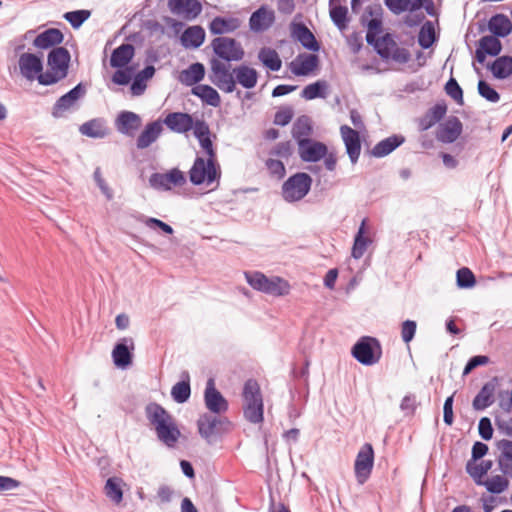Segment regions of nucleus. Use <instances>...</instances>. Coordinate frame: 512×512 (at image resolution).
<instances>
[{"instance_id": "6ab92c4d", "label": "nucleus", "mask_w": 512, "mask_h": 512, "mask_svg": "<svg viewBox=\"0 0 512 512\" xmlns=\"http://www.w3.org/2000/svg\"><path fill=\"white\" fill-rule=\"evenodd\" d=\"M340 134L345 144L346 152L353 164H355L361 153V140L359 132L348 125L340 127Z\"/></svg>"}, {"instance_id": "8fccbe9b", "label": "nucleus", "mask_w": 512, "mask_h": 512, "mask_svg": "<svg viewBox=\"0 0 512 512\" xmlns=\"http://www.w3.org/2000/svg\"><path fill=\"white\" fill-rule=\"evenodd\" d=\"M481 486H484L488 492L492 494H501L506 491L509 487L508 476L502 475H493L482 483Z\"/></svg>"}, {"instance_id": "4c0bfd02", "label": "nucleus", "mask_w": 512, "mask_h": 512, "mask_svg": "<svg viewBox=\"0 0 512 512\" xmlns=\"http://www.w3.org/2000/svg\"><path fill=\"white\" fill-rule=\"evenodd\" d=\"M404 142V137L393 135L388 138L383 139L379 143H377L371 154L375 157H384L394 151L397 147H399Z\"/></svg>"}, {"instance_id": "774afa93", "label": "nucleus", "mask_w": 512, "mask_h": 512, "mask_svg": "<svg viewBox=\"0 0 512 512\" xmlns=\"http://www.w3.org/2000/svg\"><path fill=\"white\" fill-rule=\"evenodd\" d=\"M478 430L484 440H490L493 436V427L490 419L487 417L481 418L478 424Z\"/></svg>"}, {"instance_id": "9b49d317", "label": "nucleus", "mask_w": 512, "mask_h": 512, "mask_svg": "<svg viewBox=\"0 0 512 512\" xmlns=\"http://www.w3.org/2000/svg\"><path fill=\"white\" fill-rule=\"evenodd\" d=\"M374 46L377 53L385 60L392 59L399 63H406L410 59V53L405 48H400L390 34L376 38Z\"/></svg>"}, {"instance_id": "4468645a", "label": "nucleus", "mask_w": 512, "mask_h": 512, "mask_svg": "<svg viewBox=\"0 0 512 512\" xmlns=\"http://www.w3.org/2000/svg\"><path fill=\"white\" fill-rule=\"evenodd\" d=\"M374 465V450L371 444H364L355 460L354 472L357 482L363 485L370 477Z\"/></svg>"}, {"instance_id": "a878e982", "label": "nucleus", "mask_w": 512, "mask_h": 512, "mask_svg": "<svg viewBox=\"0 0 512 512\" xmlns=\"http://www.w3.org/2000/svg\"><path fill=\"white\" fill-rule=\"evenodd\" d=\"M499 452L497 463L501 472L512 478V440L502 439L496 443Z\"/></svg>"}, {"instance_id": "680f3d73", "label": "nucleus", "mask_w": 512, "mask_h": 512, "mask_svg": "<svg viewBox=\"0 0 512 512\" xmlns=\"http://www.w3.org/2000/svg\"><path fill=\"white\" fill-rule=\"evenodd\" d=\"M446 93L457 103H463V91L454 78H450L445 85Z\"/></svg>"}, {"instance_id": "393cba45", "label": "nucleus", "mask_w": 512, "mask_h": 512, "mask_svg": "<svg viewBox=\"0 0 512 512\" xmlns=\"http://www.w3.org/2000/svg\"><path fill=\"white\" fill-rule=\"evenodd\" d=\"M462 133V123L457 117H452L442 123L436 133V138L442 143H453Z\"/></svg>"}, {"instance_id": "1a4fd4ad", "label": "nucleus", "mask_w": 512, "mask_h": 512, "mask_svg": "<svg viewBox=\"0 0 512 512\" xmlns=\"http://www.w3.org/2000/svg\"><path fill=\"white\" fill-rule=\"evenodd\" d=\"M312 184V178L307 173H296L289 177L282 186V196L287 202H295L304 198Z\"/></svg>"}, {"instance_id": "69168bd1", "label": "nucleus", "mask_w": 512, "mask_h": 512, "mask_svg": "<svg viewBox=\"0 0 512 512\" xmlns=\"http://www.w3.org/2000/svg\"><path fill=\"white\" fill-rule=\"evenodd\" d=\"M417 324L413 320H406L401 325V337L405 343H410L415 336Z\"/></svg>"}, {"instance_id": "3c124183", "label": "nucleus", "mask_w": 512, "mask_h": 512, "mask_svg": "<svg viewBox=\"0 0 512 512\" xmlns=\"http://www.w3.org/2000/svg\"><path fill=\"white\" fill-rule=\"evenodd\" d=\"M122 479L111 477L106 481L104 490L106 496L113 502L119 504L123 499Z\"/></svg>"}, {"instance_id": "5fc2aeb1", "label": "nucleus", "mask_w": 512, "mask_h": 512, "mask_svg": "<svg viewBox=\"0 0 512 512\" xmlns=\"http://www.w3.org/2000/svg\"><path fill=\"white\" fill-rule=\"evenodd\" d=\"M435 41V30L431 22L425 23L418 35V43L419 45L424 48L428 49L430 48Z\"/></svg>"}, {"instance_id": "c756f323", "label": "nucleus", "mask_w": 512, "mask_h": 512, "mask_svg": "<svg viewBox=\"0 0 512 512\" xmlns=\"http://www.w3.org/2000/svg\"><path fill=\"white\" fill-rule=\"evenodd\" d=\"M241 26V21L236 17H215L209 24V30L214 35L231 33Z\"/></svg>"}, {"instance_id": "aec40b11", "label": "nucleus", "mask_w": 512, "mask_h": 512, "mask_svg": "<svg viewBox=\"0 0 512 512\" xmlns=\"http://www.w3.org/2000/svg\"><path fill=\"white\" fill-rule=\"evenodd\" d=\"M151 185L155 188L169 190L174 186H182L186 179L184 173L179 169H172L167 173H155L150 178Z\"/></svg>"}, {"instance_id": "09e8293b", "label": "nucleus", "mask_w": 512, "mask_h": 512, "mask_svg": "<svg viewBox=\"0 0 512 512\" xmlns=\"http://www.w3.org/2000/svg\"><path fill=\"white\" fill-rule=\"evenodd\" d=\"M192 93L211 106L220 105L221 99L218 92L209 85H198L192 89Z\"/></svg>"}, {"instance_id": "c85d7f7f", "label": "nucleus", "mask_w": 512, "mask_h": 512, "mask_svg": "<svg viewBox=\"0 0 512 512\" xmlns=\"http://www.w3.org/2000/svg\"><path fill=\"white\" fill-rule=\"evenodd\" d=\"M502 48L501 42L496 36H484L480 39L479 48L476 50L478 62L483 63L486 55L496 56Z\"/></svg>"}, {"instance_id": "0e129e2a", "label": "nucleus", "mask_w": 512, "mask_h": 512, "mask_svg": "<svg viewBox=\"0 0 512 512\" xmlns=\"http://www.w3.org/2000/svg\"><path fill=\"white\" fill-rule=\"evenodd\" d=\"M292 154V145L289 141L278 143L270 152L271 157L288 159Z\"/></svg>"}, {"instance_id": "603ef678", "label": "nucleus", "mask_w": 512, "mask_h": 512, "mask_svg": "<svg viewBox=\"0 0 512 512\" xmlns=\"http://www.w3.org/2000/svg\"><path fill=\"white\" fill-rule=\"evenodd\" d=\"M491 70L496 78H507L512 74V58L504 56L496 59L492 64Z\"/></svg>"}, {"instance_id": "a19ab883", "label": "nucleus", "mask_w": 512, "mask_h": 512, "mask_svg": "<svg viewBox=\"0 0 512 512\" xmlns=\"http://www.w3.org/2000/svg\"><path fill=\"white\" fill-rule=\"evenodd\" d=\"M82 135L91 138H103L108 134V128L101 119H92L85 122L79 128Z\"/></svg>"}, {"instance_id": "7c9ffc66", "label": "nucleus", "mask_w": 512, "mask_h": 512, "mask_svg": "<svg viewBox=\"0 0 512 512\" xmlns=\"http://www.w3.org/2000/svg\"><path fill=\"white\" fill-rule=\"evenodd\" d=\"M84 94L81 84L75 86L65 95L61 96L54 105L53 114L57 117L62 116L63 112L73 107L77 100Z\"/></svg>"}, {"instance_id": "cd10ccee", "label": "nucleus", "mask_w": 512, "mask_h": 512, "mask_svg": "<svg viewBox=\"0 0 512 512\" xmlns=\"http://www.w3.org/2000/svg\"><path fill=\"white\" fill-rule=\"evenodd\" d=\"M63 40L64 35L59 29L49 28L37 35L33 45L38 49H49L61 44Z\"/></svg>"}, {"instance_id": "37998d69", "label": "nucleus", "mask_w": 512, "mask_h": 512, "mask_svg": "<svg viewBox=\"0 0 512 512\" xmlns=\"http://www.w3.org/2000/svg\"><path fill=\"white\" fill-rule=\"evenodd\" d=\"M330 17L334 24L341 30L348 25V9L339 3V0H330Z\"/></svg>"}, {"instance_id": "e2e57ef3", "label": "nucleus", "mask_w": 512, "mask_h": 512, "mask_svg": "<svg viewBox=\"0 0 512 512\" xmlns=\"http://www.w3.org/2000/svg\"><path fill=\"white\" fill-rule=\"evenodd\" d=\"M194 136L198 139L199 143L204 139L211 136L209 125L204 121L197 119L195 120L194 126L192 127Z\"/></svg>"}, {"instance_id": "c03bdc74", "label": "nucleus", "mask_w": 512, "mask_h": 512, "mask_svg": "<svg viewBox=\"0 0 512 512\" xmlns=\"http://www.w3.org/2000/svg\"><path fill=\"white\" fill-rule=\"evenodd\" d=\"M495 385L491 382L486 383L473 400L475 410H484L494 401Z\"/></svg>"}, {"instance_id": "2eb2a0df", "label": "nucleus", "mask_w": 512, "mask_h": 512, "mask_svg": "<svg viewBox=\"0 0 512 512\" xmlns=\"http://www.w3.org/2000/svg\"><path fill=\"white\" fill-rule=\"evenodd\" d=\"M21 75L29 81L37 79L44 74L42 59L32 53H23L18 60Z\"/></svg>"}, {"instance_id": "49530a36", "label": "nucleus", "mask_w": 512, "mask_h": 512, "mask_svg": "<svg viewBox=\"0 0 512 512\" xmlns=\"http://www.w3.org/2000/svg\"><path fill=\"white\" fill-rule=\"evenodd\" d=\"M258 58L261 63L271 71H278L282 66V61L276 50L264 47L258 53Z\"/></svg>"}, {"instance_id": "72a5a7b5", "label": "nucleus", "mask_w": 512, "mask_h": 512, "mask_svg": "<svg viewBox=\"0 0 512 512\" xmlns=\"http://www.w3.org/2000/svg\"><path fill=\"white\" fill-rule=\"evenodd\" d=\"M205 76V67L202 63H194L187 69L180 72L178 80L186 85L192 86L200 82Z\"/></svg>"}, {"instance_id": "e433bc0d", "label": "nucleus", "mask_w": 512, "mask_h": 512, "mask_svg": "<svg viewBox=\"0 0 512 512\" xmlns=\"http://www.w3.org/2000/svg\"><path fill=\"white\" fill-rule=\"evenodd\" d=\"M204 40L205 31L201 26H191L181 36V42L186 48H198L203 44Z\"/></svg>"}, {"instance_id": "c9c22d12", "label": "nucleus", "mask_w": 512, "mask_h": 512, "mask_svg": "<svg viewBox=\"0 0 512 512\" xmlns=\"http://www.w3.org/2000/svg\"><path fill=\"white\" fill-rule=\"evenodd\" d=\"M141 126L140 117L129 111L122 112L117 118V128L121 133L132 134Z\"/></svg>"}, {"instance_id": "052dcab7", "label": "nucleus", "mask_w": 512, "mask_h": 512, "mask_svg": "<svg viewBox=\"0 0 512 512\" xmlns=\"http://www.w3.org/2000/svg\"><path fill=\"white\" fill-rule=\"evenodd\" d=\"M265 165L272 176H275L278 179H282L285 176L286 169L280 159L270 157L266 160Z\"/></svg>"}, {"instance_id": "ddd939ff", "label": "nucleus", "mask_w": 512, "mask_h": 512, "mask_svg": "<svg viewBox=\"0 0 512 512\" xmlns=\"http://www.w3.org/2000/svg\"><path fill=\"white\" fill-rule=\"evenodd\" d=\"M230 425L231 423L227 418L208 413L202 414L197 421L199 434L208 442L217 434L226 430Z\"/></svg>"}, {"instance_id": "dca6fc26", "label": "nucleus", "mask_w": 512, "mask_h": 512, "mask_svg": "<svg viewBox=\"0 0 512 512\" xmlns=\"http://www.w3.org/2000/svg\"><path fill=\"white\" fill-rule=\"evenodd\" d=\"M298 152L303 161L317 162L327 154V146L312 139H298Z\"/></svg>"}, {"instance_id": "a18cd8bd", "label": "nucleus", "mask_w": 512, "mask_h": 512, "mask_svg": "<svg viewBox=\"0 0 512 512\" xmlns=\"http://www.w3.org/2000/svg\"><path fill=\"white\" fill-rule=\"evenodd\" d=\"M425 0H385L386 6L395 14L420 9Z\"/></svg>"}, {"instance_id": "58836bf2", "label": "nucleus", "mask_w": 512, "mask_h": 512, "mask_svg": "<svg viewBox=\"0 0 512 512\" xmlns=\"http://www.w3.org/2000/svg\"><path fill=\"white\" fill-rule=\"evenodd\" d=\"M491 467V460L482 461L480 463H477V461H468L466 465V471L472 477L474 482L477 485L481 486L482 483H484V477L491 469Z\"/></svg>"}, {"instance_id": "a211bd4d", "label": "nucleus", "mask_w": 512, "mask_h": 512, "mask_svg": "<svg viewBox=\"0 0 512 512\" xmlns=\"http://www.w3.org/2000/svg\"><path fill=\"white\" fill-rule=\"evenodd\" d=\"M204 401L206 408L214 414L225 413L228 410V402L215 388V382L213 379H209L207 381Z\"/></svg>"}, {"instance_id": "5701e85b", "label": "nucleus", "mask_w": 512, "mask_h": 512, "mask_svg": "<svg viewBox=\"0 0 512 512\" xmlns=\"http://www.w3.org/2000/svg\"><path fill=\"white\" fill-rule=\"evenodd\" d=\"M163 122L171 131L179 134L190 131L195 123L190 114L183 112L169 113Z\"/></svg>"}, {"instance_id": "4be33fe9", "label": "nucleus", "mask_w": 512, "mask_h": 512, "mask_svg": "<svg viewBox=\"0 0 512 512\" xmlns=\"http://www.w3.org/2000/svg\"><path fill=\"white\" fill-rule=\"evenodd\" d=\"M274 21V11L266 6H261L252 13L249 19V26L253 32L259 33L268 30Z\"/></svg>"}, {"instance_id": "412c9836", "label": "nucleus", "mask_w": 512, "mask_h": 512, "mask_svg": "<svg viewBox=\"0 0 512 512\" xmlns=\"http://www.w3.org/2000/svg\"><path fill=\"white\" fill-rule=\"evenodd\" d=\"M319 64L315 54H299L290 64L289 68L295 76H307L313 73Z\"/></svg>"}, {"instance_id": "7ed1b4c3", "label": "nucleus", "mask_w": 512, "mask_h": 512, "mask_svg": "<svg viewBox=\"0 0 512 512\" xmlns=\"http://www.w3.org/2000/svg\"><path fill=\"white\" fill-rule=\"evenodd\" d=\"M145 414L158 439L166 446L174 447L181 436L174 417L157 403H149Z\"/></svg>"}, {"instance_id": "423d86ee", "label": "nucleus", "mask_w": 512, "mask_h": 512, "mask_svg": "<svg viewBox=\"0 0 512 512\" xmlns=\"http://www.w3.org/2000/svg\"><path fill=\"white\" fill-rule=\"evenodd\" d=\"M221 167L217 159L196 157L189 170V180L193 185L218 186L221 178Z\"/></svg>"}, {"instance_id": "864d4df0", "label": "nucleus", "mask_w": 512, "mask_h": 512, "mask_svg": "<svg viewBox=\"0 0 512 512\" xmlns=\"http://www.w3.org/2000/svg\"><path fill=\"white\" fill-rule=\"evenodd\" d=\"M327 84L325 81H317L307 85L301 92V96L306 100H313L318 97H325Z\"/></svg>"}, {"instance_id": "6e6d98bb", "label": "nucleus", "mask_w": 512, "mask_h": 512, "mask_svg": "<svg viewBox=\"0 0 512 512\" xmlns=\"http://www.w3.org/2000/svg\"><path fill=\"white\" fill-rule=\"evenodd\" d=\"M191 394L189 380L176 383L171 389L173 399L178 403L186 402Z\"/></svg>"}, {"instance_id": "9d476101", "label": "nucleus", "mask_w": 512, "mask_h": 512, "mask_svg": "<svg viewBox=\"0 0 512 512\" xmlns=\"http://www.w3.org/2000/svg\"><path fill=\"white\" fill-rule=\"evenodd\" d=\"M211 47L219 60L227 62L240 61L245 52L240 42L229 37H216L211 41Z\"/></svg>"}, {"instance_id": "473e14b6", "label": "nucleus", "mask_w": 512, "mask_h": 512, "mask_svg": "<svg viewBox=\"0 0 512 512\" xmlns=\"http://www.w3.org/2000/svg\"><path fill=\"white\" fill-rule=\"evenodd\" d=\"M234 79L246 89H252L256 86L258 73L254 68L246 65H240L234 68Z\"/></svg>"}, {"instance_id": "338daca9", "label": "nucleus", "mask_w": 512, "mask_h": 512, "mask_svg": "<svg viewBox=\"0 0 512 512\" xmlns=\"http://www.w3.org/2000/svg\"><path fill=\"white\" fill-rule=\"evenodd\" d=\"M143 223L148 228H151V229L159 228L166 234H172L174 232L173 228L170 225H168L167 223H165L157 218H152V217L145 218L143 220Z\"/></svg>"}, {"instance_id": "f8f14e48", "label": "nucleus", "mask_w": 512, "mask_h": 512, "mask_svg": "<svg viewBox=\"0 0 512 512\" xmlns=\"http://www.w3.org/2000/svg\"><path fill=\"white\" fill-rule=\"evenodd\" d=\"M211 81L223 92L232 93L236 89L234 69L219 59L211 60Z\"/></svg>"}, {"instance_id": "de8ad7c7", "label": "nucleus", "mask_w": 512, "mask_h": 512, "mask_svg": "<svg viewBox=\"0 0 512 512\" xmlns=\"http://www.w3.org/2000/svg\"><path fill=\"white\" fill-rule=\"evenodd\" d=\"M381 8H377L374 11L371 9L369 11L370 15H375L372 19H370L367 23V34L366 41L368 44L374 43L377 36L382 32V19H381Z\"/></svg>"}, {"instance_id": "f257e3e1", "label": "nucleus", "mask_w": 512, "mask_h": 512, "mask_svg": "<svg viewBox=\"0 0 512 512\" xmlns=\"http://www.w3.org/2000/svg\"><path fill=\"white\" fill-rule=\"evenodd\" d=\"M145 414L158 439L166 446L174 447L181 436L174 417L157 403H149Z\"/></svg>"}, {"instance_id": "f03ea898", "label": "nucleus", "mask_w": 512, "mask_h": 512, "mask_svg": "<svg viewBox=\"0 0 512 512\" xmlns=\"http://www.w3.org/2000/svg\"><path fill=\"white\" fill-rule=\"evenodd\" d=\"M145 414L158 439L166 446L174 447L181 436L174 417L157 403H149Z\"/></svg>"}, {"instance_id": "bb28decb", "label": "nucleus", "mask_w": 512, "mask_h": 512, "mask_svg": "<svg viewBox=\"0 0 512 512\" xmlns=\"http://www.w3.org/2000/svg\"><path fill=\"white\" fill-rule=\"evenodd\" d=\"M291 36L298 40L305 48L314 52L319 50V44L315 36L303 23L291 24Z\"/></svg>"}, {"instance_id": "4d7b16f0", "label": "nucleus", "mask_w": 512, "mask_h": 512, "mask_svg": "<svg viewBox=\"0 0 512 512\" xmlns=\"http://www.w3.org/2000/svg\"><path fill=\"white\" fill-rule=\"evenodd\" d=\"M91 15L89 10H76L66 12L64 19L67 20L73 28H79Z\"/></svg>"}, {"instance_id": "79ce46f5", "label": "nucleus", "mask_w": 512, "mask_h": 512, "mask_svg": "<svg viewBox=\"0 0 512 512\" xmlns=\"http://www.w3.org/2000/svg\"><path fill=\"white\" fill-rule=\"evenodd\" d=\"M489 30L498 37L507 36L512 30V23L504 14H497L488 22Z\"/></svg>"}, {"instance_id": "13d9d810", "label": "nucleus", "mask_w": 512, "mask_h": 512, "mask_svg": "<svg viewBox=\"0 0 512 512\" xmlns=\"http://www.w3.org/2000/svg\"><path fill=\"white\" fill-rule=\"evenodd\" d=\"M475 283V276L469 268L463 267L457 271V285L459 287L471 288Z\"/></svg>"}, {"instance_id": "f3484780", "label": "nucleus", "mask_w": 512, "mask_h": 512, "mask_svg": "<svg viewBox=\"0 0 512 512\" xmlns=\"http://www.w3.org/2000/svg\"><path fill=\"white\" fill-rule=\"evenodd\" d=\"M168 8L185 20L195 19L202 11V5L197 0H168Z\"/></svg>"}, {"instance_id": "6e6552de", "label": "nucleus", "mask_w": 512, "mask_h": 512, "mask_svg": "<svg viewBox=\"0 0 512 512\" xmlns=\"http://www.w3.org/2000/svg\"><path fill=\"white\" fill-rule=\"evenodd\" d=\"M352 355L363 365L376 364L382 356L380 342L376 338L364 336L353 346Z\"/></svg>"}, {"instance_id": "20e7f679", "label": "nucleus", "mask_w": 512, "mask_h": 512, "mask_svg": "<svg viewBox=\"0 0 512 512\" xmlns=\"http://www.w3.org/2000/svg\"><path fill=\"white\" fill-rule=\"evenodd\" d=\"M242 409L244 417L253 424L262 423L264 420V402L261 388L257 380L248 379L242 390Z\"/></svg>"}, {"instance_id": "f704fd0d", "label": "nucleus", "mask_w": 512, "mask_h": 512, "mask_svg": "<svg viewBox=\"0 0 512 512\" xmlns=\"http://www.w3.org/2000/svg\"><path fill=\"white\" fill-rule=\"evenodd\" d=\"M366 223L367 219H363L354 239L352 256L355 259H360L364 255L368 245L372 243L371 238L367 235L366 232Z\"/></svg>"}, {"instance_id": "b1692460", "label": "nucleus", "mask_w": 512, "mask_h": 512, "mask_svg": "<svg viewBox=\"0 0 512 512\" xmlns=\"http://www.w3.org/2000/svg\"><path fill=\"white\" fill-rule=\"evenodd\" d=\"M134 342L131 338H123L112 350L114 364L119 368H126L132 363V353Z\"/></svg>"}, {"instance_id": "39448f33", "label": "nucleus", "mask_w": 512, "mask_h": 512, "mask_svg": "<svg viewBox=\"0 0 512 512\" xmlns=\"http://www.w3.org/2000/svg\"><path fill=\"white\" fill-rule=\"evenodd\" d=\"M70 53L64 47L53 48L47 57V70L39 77V84L53 85L68 74Z\"/></svg>"}, {"instance_id": "bf43d9fd", "label": "nucleus", "mask_w": 512, "mask_h": 512, "mask_svg": "<svg viewBox=\"0 0 512 512\" xmlns=\"http://www.w3.org/2000/svg\"><path fill=\"white\" fill-rule=\"evenodd\" d=\"M478 92L483 98L492 103H496L500 99L499 93L484 80L478 82Z\"/></svg>"}, {"instance_id": "ea45409f", "label": "nucleus", "mask_w": 512, "mask_h": 512, "mask_svg": "<svg viewBox=\"0 0 512 512\" xmlns=\"http://www.w3.org/2000/svg\"><path fill=\"white\" fill-rule=\"evenodd\" d=\"M134 56V47L131 44H122L116 48L110 58L112 67L122 68L127 65Z\"/></svg>"}, {"instance_id": "2f4dec72", "label": "nucleus", "mask_w": 512, "mask_h": 512, "mask_svg": "<svg viewBox=\"0 0 512 512\" xmlns=\"http://www.w3.org/2000/svg\"><path fill=\"white\" fill-rule=\"evenodd\" d=\"M163 128L159 121H154L147 124L144 130L137 138V147L145 149L154 143L160 136Z\"/></svg>"}, {"instance_id": "0eeeda50", "label": "nucleus", "mask_w": 512, "mask_h": 512, "mask_svg": "<svg viewBox=\"0 0 512 512\" xmlns=\"http://www.w3.org/2000/svg\"><path fill=\"white\" fill-rule=\"evenodd\" d=\"M245 278L253 289L272 296H286L291 290L289 282L278 276L269 278L261 272H246Z\"/></svg>"}]
</instances>
